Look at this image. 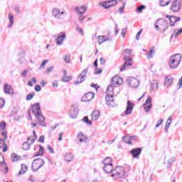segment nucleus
I'll use <instances>...</instances> for the list:
<instances>
[{
	"label": "nucleus",
	"mask_w": 182,
	"mask_h": 182,
	"mask_svg": "<svg viewBox=\"0 0 182 182\" xmlns=\"http://www.w3.org/2000/svg\"><path fill=\"white\" fill-rule=\"evenodd\" d=\"M102 170L105 173H112L111 177L114 178H124L126 177V171L123 166H117L113 169V164L104 165Z\"/></svg>",
	"instance_id": "f257e3e1"
},
{
	"label": "nucleus",
	"mask_w": 182,
	"mask_h": 182,
	"mask_svg": "<svg viewBox=\"0 0 182 182\" xmlns=\"http://www.w3.org/2000/svg\"><path fill=\"white\" fill-rule=\"evenodd\" d=\"M31 110H32V113H33L38 122H39L40 123H43V122H45V117L42 115L39 102H37L34 105H32Z\"/></svg>",
	"instance_id": "f03ea898"
},
{
	"label": "nucleus",
	"mask_w": 182,
	"mask_h": 182,
	"mask_svg": "<svg viewBox=\"0 0 182 182\" xmlns=\"http://www.w3.org/2000/svg\"><path fill=\"white\" fill-rule=\"evenodd\" d=\"M123 55H124V60H125V62L120 68L121 72H123V70H124V69H126L127 66H132V60L133 58H132V50L126 49L123 52Z\"/></svg>",
	"instance_id": "7ed1b4c3"
},
{
	"label": "nucleus",
	"mask_w": 182,
	"mask_h": 182,
	"mask_svg": "<svg viewBox=\"0 0 182 182\" xmlns=\"http://www.w3.org/2000/svg\"><path fill=\"white\" fill-rule=\"evenodd\" d=\"M181 54L172 55L168 62L169 68H171V69H177V68H178V65L181 63Z\"/></svg>",
	"instance_id": "20e7f679"
},
{
	"label": "nucleus",
	"mask_w": 182,
	"mask_h": 182,
	"mask_svg": "<svg viewBox=\"0 0 182 182\" xmlns=\"http://www.w3.org/2000/svg\"><path fill=\"white\" fill-rule=\"evenodd\" d=\"M52 15L55 19L63 21L65 19V16L68 15V13L65 10H60L58 8H54L52 11Z\"/></svg>",
	"instance_id": "39448f33"
},
{
	"label": "nucleus",
	"mask_w": 182,
	"mask_h": 182,
	"mask_svg": "<svg viewBox=\"0 0 182 182\" xmlns=\"http://www.w3.org/2000/svg\"><path fill=\"white\" fill-rule=\"evenodd\" d=\"M44 165H45V161L43 159L41 158L34 159L31 166L32 171H33V173H36V171L39 170V168L43 167V166Z\"/></svg>",
	"instance_id": "423d86ee"
},
{
	"label": "nucleus",
	"mask_w": 182,
	"mask_h": 182,
	"mask_svg": "<svg viewBox=\"0 0 182 182\" xmlns=\"http://www.w3.org/2000/svg\"><path fill=\"white\" fill-rule=\"evenodd\" d=\"M87 72H89V68L84 69L77 76V80L74 82V85H80V83H83V82L86 80V77H87Z\"/></svg>",
	"instance_id": "0eeeda50"
},
{
	"label": "nucleus",
	"mask_w": 182,
	"mask_h": 182,
	"mask_svg": "<svg viewBox=\"0 0 182 182\" xmlns=\"http://www.w3.org/2000/svg\"><path fill=\"white\" fill-rule=\"evenodd\" d=\"M99 5L100 6H103L105 9H109L117 5V0H108L107 1L100 2Z\"/></svg>",
	"instance_id": "6e6552de"
},
{
	"label": "nucleus",
	"mask_w": 182,
	"mask_h": 182,
	"mask_svg": "<svg viewBox=\"0 0 182 182\" xmlns=\"http://www.w3.org/2000/svg\"><path fill=\"white\" fill-rule=\"evenodd\" d=\"M66 39V33L65 32H60L58 36H55V43L58 46L63 45V41Z\"/></svg>",
	"instance_id": "1a4fd4ad"
},
{
	"label": "nucleus",
	"mask_w": 182,
	"mask_h": 182,
	"mask_svg": "<svg viewBox=\"0 0 182 182\" xmlns=\"http://www.w3.org/2000/svg\"><path fill=\"white\" fill-rule=\"evenodd\" d=\"M170 9L173 12H180V9H181V0H173Z\"/></svg>",
	"instance_id": "9d476101"
},
{
	"label": "nucleus",
	"mask_w": 182,
	"mask_h": 182,
	"mask_svg": "<svg viewBox=\"0 0 182 182\" xmlns=\"http://www.w3.org/2000/svg\"><path fill=\"white\" fill-rule=\"evenodd\" d=\"M155 23H159V28L163 32H165L168 28V23L164 18L158 19Z\"/></svg>",
	"instance_id": "9b49d317"
},
{
	"label": "nucleus",
	"mask_w": 182,
	"mask_h": 182,
	"mask_svg": "<svg viewBox=\"0 0 182 182\" xmlns=\"http://www.w3.org/2000/svg\"><path fill=\"white\" fill-rule=\"evenodd\" d=\"M68 114L70 119H76L77 114H79V108L75 105H72L71 108L68 111Z\"/></svg>",
	"instance_id": "f8f14e48"
},
{
	"label": "nucleus",
	"mask_w": 182,
	"mask_h": 182,
	"mask_svg": "<svg viewBox=\"0 0 182 182\" xmlns=\"http://www.w3.org/2000/svg\"><path fill=\"white\" fill-rule=\"evenodd\" d=\"M127 83L130 87H139V80L133 77H129L127 80Z\"/></svg>",
	"instance_id": "ddd939ff"
},
{
	"label": "nucleus",
	"mask_w": 182,
	"mask_h": 182,
	"mask_svg": "<svg viewBox=\"0 0 182 182\" xmlns=\"http://www.w3.org/2000/svg\"><path fill=\"white\" fill-rule=\"evenodd\" d=\"M105 100L107 105L109 106V107H114V98H113V94L107 93Z\"/></svg>",
	"instance_id": "4468645a"
},
{
	"label": "nucleus",
	"mask_w": 182,
	"mask_h": 182,
	"mask_svg": "<svg viewBox=\"0 0 182 182\" xmlns=\"http://www.w3.org/2000/svg\"><path fill=\"white\" fill-rule=\"evenodd\" d=\"M134 108V104L130 101H127V108L124 112V114L126 116H129V114H132L133 113V109Z\"/></svg>",
	"instance_id": "2eb2a0df"
},
{
	"label": "nucleus",
	"mask_w": 182,
	"mask_h": 182,
	"mask_svg": "<svg viewBox=\"0 0 182 182\" xmlns=\"http://www.w3.org/2000/svg\"><path fill=\"white\" fill-rule=\"evenodd\" d=\"M143 107L146 112V113H149L153 105L151 104V97H148L145 103L143 105Z\"/></svg>",
	"instance_id": "dca6fc26"
},
{
	"label": "nucleus",
	"mask_w": 182,
	"mask_h": 182,
	"mask_svg": "<svg viewBox=\"0 0 182 182\" xmlns=\"http://www.w3.org/2000/svg\"><path fill=\"white\" fill-rule=\"evenodd\" d=\"M95 97V93L93 92H87L84 96L82 97L81 101L82 102H91V100H93V98Z\"/></svg>",
	"instance_id": "f3484780"
},
{
	"label": "nucleus",
	"mask_w": 182,
	"mask_h": 182,
	"mask_svg": "<svg viewBox=\"0 0 182 182\" xmlns=\"http://www.w3.org/2000/svg\"><path fill=\"white\" fill-rule=\"evenodd\" d=\"M141 148H134L130 151L131 154L133 156L134 159H139V156L141 154Z\"/></svg>",
	"instance_id": "a211bd4d"
},
{
	"label": "nucleus",
	"mask_w": 182,
	"mask_h": 182,
	"mask_svg": "<svg viewBox=\"0 0 182 182\" xmlns=\"http://www.w3.org/2000/svg\"><path fill=\"white\" fill-rule=\"evenodd\" d=\"M111 83L113 86H116V85L120 86L123 83V80L119 76H114L112 78Z\"/></svg>",
	"instance_id": "6ab92c4d"
},
{
	"label": "nucleus",
	"mask_w": 182,
	"mask_h": 182,
	"mask_svg": "<svg viewBox=\"0 0 182 182\" xmlns=\"http://www.w3.org/2000/svg\"><path fill=\"white\" fill-rule=\"evenodd\" d=\"M166 18H168V21H170V26H173L176 23V22H178L180 21V17H176L175 16H166Z\"/></svg>",
	"instance_id": "aec40b11"
},
{
	"label": "nucleus",
	"mask_w": 182,
	"mask_h": 182,
	"mask_svg": "<svg viewBox=\"0 0 182 182\" xmlns=\"http://www.w3.org/2000/svg\"><path fill=\"white\" fill-rule=\"evenodd\" d=\"M4 90L6 95H14V90L12 88V85L5 84L4 86Z\"/></svg>",
	"instance_id": "412c9836"
},
{
	"label": "nucleus",
	"mask_w": 182,
	"mask_h": 182,
	"mask_svg": "<svg viewBox=\"0 0 182 182\" xmlns=\"http://www.w3.org/2000/svg\"><path fill=\"white\" fill-rule=\"evenodd\" d=\"M173 82H174L173 77L168 75L165 77L164 84L166 87H170V86L173 85Z\"/></svg>",
	"instance_id": "4be33fe9"
},
{
	"label": "nucleus",
	"mask_w": 182,
	"mask_h": 182,
	"mask_svg": "<svg viewBox=\"0 0 182 182\" xmlns=\"http://www.w3.org/2000/svg\"><path fill=\"white\" fill-rule=\"evenodd\" d=\"M99 45H102L104 42H107V41H112V38H106L105 36H100L97 37Z\"/></svg>",
	"instance_id": "5701e85b"
},
{
	"label": "nucleus",
	"mask_w": 182,
	"mask_h": 182,
	"mask_svg": "<svg viewBox=\"0 0 182 182\" xmlns=\"http://www.w3.org/2000/svg\"><path fill=\"white\" fill-rule=\"evenodd\" d=\"M171 120H173V117L169 116L168 119L166 120V124H165V132L168 133V129L170 128V124H171Z\"/></svg>",
	"instance_id": "b1692460"
},
{
	"label": "nucleus",
	"mask_w": 182,
	"mask_h": 182,
	"mask_svg": "<svg viewBox=\"0 0 182 182\" xmlns=\"http://www.w3.org/2000/svg\"><path fill=\"white\" fill-rule=\"evenodd\" d=\"M100 117V111L99 110H95L91 114V119L92 120H97Z\"/></svg>",
	"instance_id": "393cba45"
},
{
	"label": "nucleus",
	"mask_w": 182,
	"mask_h": 182,
	"mask_svg": "<svg viewBox=\"0 0 182 182\" xmlns=\"http://www.w3.org/2000/svg\"><path fill=\"white\" fill-rule=\"evenodd\" d=\"M75 11H76V12L80 14V15H82V14H83L86 12V6H79V7H76Z\"/></svg>",
	"instance_id": "a878e982"
},
{
	"label": "nucleus",
	"mask_w": 182,
	"mask_h": 182,
	"mask_svg": "<svg viewBox=\"0 0 182 182\" xmlns=\"http://www.w3.org/2000/svg\"><path fill=\"white\" fill-rule=\"evenodd\" d=\"M77 139L80 143H83V141H86L87 140V137L83 133L80 132L77 134Z\"/></svg>",
	"instance_id": "bb28decb"
},
{
	"label": "nucleus",
	"mask_w": 182,
	"mask_h": 182,
	"mask_svg": "<svg viewBox=\"0 0 182 182\" xmlns=\"http://www.w3.org/2000/svg\"><path fill=\"white\" fill-rule=\"evenodd\" d=\"M28 171V166L25 164H21V170L17 173V176H22V174H25Z\"/></svg>",
	"instance_id": "cd10ccee"
},
{
	"label": "nucleus",
	"mask_w": 182,
	"mask_h": 182,
	"mask_svg": "<svg viewBox=\"0 0 182 182\" xmlns=\"http://www.w3.org/2000/svg\"><path fill=\"white\" fill-rule=\"evenodd\" d=\"M159 89V82L157 80H154L151 83V88H150V92H152V90H157Z\"/></svg>",
	"instance_id": "c85d7f7f"
},
{
	"label": "nucleus",
	"mask_w": 182,
	"mask_h": 182,
	"mask_svg": "<svg viewBox=\"0 0 182 182\" xmlns=\"http://www.w3.org/2000/svg\"><path fill=\"white\" fill-rule=\"evenodd\" d=\"M8 18H9V21L8 28L9 29V28H12V25H14V15H12L11 13H9L8 15Z\"/></svg>",
	"instance_id": "c756f323"
},
{
	"label": "nucleus",
	"mask_w": 182,
	"mask_h": 182,
	"mask_svg": "<svg viewBox=\"0 0 182 182\" xmlns=\"http://www.w3.org/2000/svg\"><path fill=\"white\" fill-rule=\"evenodd\" d=\"M39 150L38 151L33 155V157H38L39 156H43L44 154V149L43 146H42V145H39Z\"/></svg>",
	"instance_id": "7c9ffc66"
},
{
	"label": "nucleus",
	"mask_w": 182,
	"mask_h": 182,
	"mask_svg": "<svg viewBox=\"0 0 182 182\" xmlns=\"http://www.w3.org/2000/svg\"><path fill=\"white\" fill-rule=\"evenodd\" d=\"M170 2L171 0H160L159 5L162 7L167 6V5H170Z\"/></svg>",
	"instance_id": "2f4dec72"
},
{
	"label": "nucleus",
	"mask_w": 182,
	"mask_h": 182,
	"mask_svg": "<svg viewBox=\"0 0 182 182\" xmlns=\"http://www.w3.org/2000/svg\"><path fill=\"white\" fill-rule=\"evenodd\" d=\"M65 161H68V163L70 161H73V154H66L65 156Z\"/></svg>",
	"instance_id": "473e14b6"
},
{
	"label": "nucleus",
	"mask_w": 182,
	"mask_h": 182,
	"mask_svg": "<svg viewBox=\"0 0 182 182\" xmlns=\"http://www.w3.org/2000/svg\"><path fill=\"white\" fill-rule=\"evenodd\" d=\"M107 92L109 95H113V92H114V85H113L112 84L108 85V87L107 88Z\"/></svg>",
	"instance_id": "72a5a7b5"
},
{
	"label": "nucleus",
	"mask_w": 182,
	"mask_h": 182,
	"mask_svg": "<svg viewBox=\"0 0 182 182\" xmlns=\"http://www.w3.org/2000/svg\"><path fill=\"white\" fill-rule=\"evenodd\" d=\"M3 147V153L8 151V146L5 144V140H1V144L0 143V148Z\"/></svg>",
	"instance_id": "f704fd0d"
},
{
	"label": "nucleus",
	"mask_w": 182,
	"mask_h": 182,
	"mask_svg": "<svg viewBox=\"0 0 182 182\" xmlns=\"http://www.w3.org/2000/svg\"><path fill=\"white\" fill-rule=\"evenodd\" d=\"M104 166H107L109 164H112V158L111 157H107L104 159L102 161Z\"/></svg>",
	"instance_id": "c9c22d12"
},
{
	"label": "nucleus",
	"mask_w": 182,
	"mask_h": 182,
	"mask_svg": "<svg viewBox=\"0 0 182 182\" xmlns=\"http://www.w3.org/2000/svg\"><path fill=\"white\" fill-rule=\"evenodd\" d=\"M176 161V158H170L168 160V162H167V165H166V167L168 168H170L171 167V164H173V163H174Z\"/></svg>",
	"instance_id": "e433bc0d"
},
{
	"label": "nucleus",
	"mask_w": 182,
	"mask_h": 182,
	"mask_svg": "<svg viewBox=\"0 0 182 182\" xmlns=\"http://www.w3.org/2000/svg\"><path fill=\"white\" fill-rule=\"evenodd\" d=\"M82 121L84 122V123H86V124H89L90 126H91L92 124V121L89 120V117L88 116H85L82 119Z\"/></svg>",
	"instance_id": "4c0bfd02"
},
{
	"label": "nucleus",
	"mask_w": 182,
	"mask_h": 182,
	"mask_svg": "<svg viewBox=\"0 0 182 182\" xmlns=\"http://www.w3.org/2000/svg\"><path fill=\"white\" fill-rule=\"evenodd\" d=\"M19 159H20L19 156L16 155V154H11L12 161H14V162L18 161V160H19Z\"/></svg>",
	"instance_id": "58836bf2"
},
{
	"label": "nucleus",
	"mask_w": 182,
	"mask_h": 182,
	"mask_svg": "<svg viewBox=\"0 0 182 182\" xmlns=\"http://www.w3.org/2000/svg\"><path fill=\"white\" fill-rule=\"evenodd\" d=\"M65 63H71L72 60H70V55H65L63 58Z\"/></svg>",
	"instance_id": "ea45409f"
},
{
	"label": "nucleus",
	"mask_w": 182,
	"mask_h": 182,
	"mask_svg": "<svg viewBox=\"0 0 182 182\" xmlns=\"http://www.w3.org/2000/svg\"><path fill=\"white\" fill-rule=\"evenodd\" d=\"M23 150H29L31 149V144L28 142H24L23 144Z\"/></svg>",
	"instance_id": "a19ab883"
},
{
	"label": "nucleus",
	"mask_w": 182,
	"mask_h": 182,
	"mask_svg": "<svg viewBox=\"0 0 182 182\" xmlns=\"http://www.w3.org/2000/svg\"><path fill=\"white\" fill-rule=\"evenodd\" d=\"M33 138L31 139V144H33V143L36 141V139H38V136H36V132L33 130Z\"/></svg>",
	"instance_id": "79ce46f5"
},
{
	"label": "nucleus",
	"mask_w": 182,
	"mask_h": 182,
	"mask_svg": "<svg viewBox=\"0 0 182 182\" xmlns=\"http://www.w3.org/2000/svg\"><path fill=\"white\" fill-rule=\"evenodd\" d=\"M153 49L149 50V52L146 54L147 59H153Z\"/></svg>",
	"instance_id": "37998d69"
},
{
	"label": "nucleus",
	"mask_w": 182,
	"mask_h": 182,
	"mask_svg": "<svg viewBox=\"0 0 182 182\" xmlns=\"http://www.w3.org/2000/svg\"><path fill=\"white\" fill-rule=\"evenodd\" d=\"M1 135L3 136V137H4V143H5V140H6L7 137H8V132H6V131H4L3 132H1ZM2 140L3 139H0L1 143H2Z\"/></svg>",
	"instance_id": "c03bdc74"
},
{
	"label": "nucleus",
	"mask_w": 182,
	"mask_h": 182,
	"mask_svg": "<svg viewBox=\"0 0 182 182\" xmlns=\"http://www.w3.org/2000/svg\"><path fill=\"white\" fill-rule=\"evenodd\" d=\"M123 140L125 143L128 144H132V141H130V136H124Z\"/></svg>",
	"instance_id": "a18cd8bd"
},
{
	"label": "nucleus",
	"mask_w": 182,
	"mask_h": 182,
	"mask_svg": "<svg viewBox=\"0 0 182 182\" xmlns=\"http://www.w3.org/2000/svg\"><path fill=\"white\" fill-rule=\"evenodd\" d=\"M0 129L1 130H5L6 129V123L5 122H1L0 123Z\"/></svg>",
	"instance_id": "49530a36"
},
{
	"label": "nucleus",
	"mask_w": 182,
	"mask_h": 182,
	"mask_svg": "<svg viewBox=\"0 0 182 182\" xmlns=\"http://www.w3.org/2000/svg\"><path fill=\"white\" fill-rule=\"evenodd\" d=\"M48 62H49V60H44L40 66V69H45V66Z\"/></svg>",
	"instance_id": "de8ad7c7"
},
{
	"label": "nucleus",
	"mask_w": 182,
	"mask_h": 182,
	"mask_svg": "<svg viewBox=\"0 0 182 182\" xmlns=\"http://www.w3.org/2000/svg\"><path fill=\"white\" fill-rule=\"evenodd\" d=\"M70 79H72V78H70V77H68V76H67V75H64V76L63 77V78H62V81H63V82H69V80H70Z\"/></svg>",
	"instance_id": "09e8293b"
},
{
	"label": "nucleus",
	"mask_w": 182,
	"mask_h": 182,
	"mask_svg": "<svg viewBox=\"0 0 182 182\" xmlns=\"http://www.w3.org/2000/svg\"><path fill=\"white\" fill-rule=\"evenodd\" d=\"M124 6H126V2H123L122 4V6L119 8V14H123L124 11Z\"/></svg>",
	"instance_id": "8fccbe9b"
},
{
	"label": "nucleus",
	"mask_w": 182,
	"mask_h": 182,
	"mask_svg": "<svg viewBox=\"0 0 182 182\" xmlns=\"http://www.w3.org/2000/svg\"><path fill=\"white\" fill-rule=\"evenodd\" d=\"M34 96H35V93L28 94V95L26 96V100H32V99L33 98Z\"/></svg>",
	"instance_id": "3c124183"
},
{
	"label": "nucleus",
	"mask_w": 182,
	"mask_h": 182,
	"mask_svg": "<svg viewBox=\"0 0 182 182\" xmlns=\"http://www.w3.org/2000/svg\"><path fill=\"white\" fill-rule=\"evenodd\" d=\"M143 9H146V6L144 5H141L140 6H139L137 9H136V11L138 12H141V11H143Z\"/></svg>",
	"instance_id": "603ef678"
},
{
	"label": "nucleus",
	"mask_w": 182,
	"mask_h": 182,
	"mask_svg": "<svg viewBox=\"0 0 182 182\" xmlns=\"http://www.w3.org/2000/svg\"><path fill=\"white\" fill-rule=\"evenodd\" d=\"M47 150L51 153V154H55V151H53V149H52V146L50 145L47 146Z\"/></svg>",
	"instance_id": "864d4df0"
},
{
	"label": "nucleus",
	"mask_w": 182,
	"mask_h": 182,
	"mask_svg": "<svg viewBox=\"0 0 182 182\" xmlns=\"http://www.w3.org/2000/svg\"><path fill=\"white\" fill-rule=\"evenodd\" d=\"M5 106V100L4 99L0 98V109H2Z\"/></svg>",
	"instance_id": "5fc2aeb1"
},
{
	"label": "nucleus",
	"mask_w": 182,
	"mask_h": 182,
	"mask_svg": "<svg viewBox=\"0 0 182 182\" xmlns=\"http://www.w3.org/2000/svg\"><path fill=\"white\" fill-rule=\"evenodd\" d=\"M76 31H77L79 33H81L82 36L83 35H85V33L83 32V29H82L80 27H77Z\"/></svg>",
	"instance_id": "6e6d98bb"
},
{
	"label": "nucleus",
	"mask_w": 182,
	"mask_h": 182,
	"mask_svg": "<svg viewBox=\"0 0 182 182\" xmlns=\"http://www.w3.org/2000/svg\"><path fill=\"white\" fill-rule=\"evenodd\" d=\"M45 141V136L41 135L39 139H38V142L39 143H43Z\"/></svg>",
	"instance_id": "4d7b16f0"
},
{
	"label": "nucleus",
	"mask_w": 182,
	"mask_h": 182,
	"mask_svg": "<svg viewBox=\"0 0 182 182\" xmlns=\"http://www.w3.org/2000/svg\"><path fill=\"white\" fill-rule=\"evenodd\" d=\"M55 69V66L52 65L50 66L47 68V73H50V72H52V70H53Z\"/></svg>",
	"instance_id": "13d9d810"
},
{
	"label": "nucleus",
	"mask_w": 182,
	"mask_h": 182,
	"mask_svg": "<svg viewBox=\"0 0 182 182\" xmlns=\"http://www.w3.org/2000/svg\"><path fill=\"white\" fill-rule=\"evenodd\" d=\"M36 92H41V90H42V88L41 87V85H37L35 86L34 87Z\"/></svg>",
	"instance_id": "bf43d9fd"
},
{
	"label": "nucleus",
	"mask_w": 182,
	"mask_h": 182,
	"mask_svg": "<svg viewBox=\"0 0 182 182\" xmlns=\"http://www.w3.org/2000/svg\"><path fill=\"white\" fill-rule=\"evenodd\" d=\"M163 119H159L156 122L157 124H156V127H160V125L163 123Z\"/></svg>",
	"instance_id": "052dcab7"
},
{
	"label": "nucleus",
	"mask_w": 182,
	"mask_h": 182,
	"mask_svg": "<svg viewBox=\"0 0 182 182\" xmlns=\"http://www.w3.org/2000/svg\"><path fill=\"white\" fill-rule=\"evenodd\" d=\"M126 32H127V28H124L122 31V38H124V36H126Z\"/></svg>",
	"instance_id": "680f3d73"
},
{
	"label": "nucleus",
	"mask_w": 182,
	"mask_h": 182,
	"mask_svg": "<svg viewBox=\"0 0 182 182\" xmlns=\"http://www.w3.org/2000/svg\"><path fill=\"white\" fill-rule=\"evenodd\" d=\"M140 35H141V30H140V31L136 33V41H139V39H140Z\"/></svg>",
	"instance_id": "e2e57ef3"
},
{
	"label": "nucleus",
	"mask_w": 182,
	"mask_h": 182,
	"mask_svg": "<svg viewBox=\"0 0 182 182\" xmlns=\"http://www.w3.org/2000/svg\"><path fill=\"white\" fill-rule=\"evenodd\" d=\"M26 75H28V70H25L24 71H22L21 76L23 77H25V76H26Z\"/></svg>",
	"instance_id": "0e129e2a"
},
{
	"label": "nucleus",
	"mask_w": 182,
	"mask_h": 182,
	"mask_svg": "<svg viewBox=\"0 0 182 182\" xmlns=\"http://www.w3.org/2000/svg\"><path fill=\"white\" fill-rule=\"evenodd\" d=\"M63 132H61V133H60V134H59L58 141H61V140H63Z\"/></svg>",
	"instance_id": "69168bd1"
},
{
	"label": "nucleus",
	"mask_w": 182,
	"mask_h": 182,
	"mask_svg": "<svg viewBox=\"0 0 182 182\" xmlns=\"http://www.w3.org/2000/svg\"><path fill=\"white\" fill-rule=\"evenodd\" d=\"M129 139H130V141L132 143V141H133V140H137V136H129Z\"/></svg>",
	"instance_id": "338daca9"
},
{
	"label": "nucleus",
	"mask_w": 182,
	"mask_h": 182,
	"mask_svg": "<svg viewBox=\"0 0 182 182\" xmlns=\"http://www.w3.org/2000/svg\"><path fill=\"white\" fill-rule=\"evenodd\" d=\"M182 33V28L175 34V36H178V35H181Z\"/></svg>",
	"instance_id": "774afa93"
}]
</instances>
